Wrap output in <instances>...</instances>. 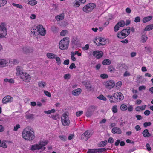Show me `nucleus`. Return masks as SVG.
Masks as SVG:
<instances>
[{"instance_id":"nucleus-1","label":"nucleus","mask_w":153,"mask_h":153,"mask_svg":"<svg viewBox=\"0 0 153 153\" xmlns=\"http://www.w3.org/2000/svg\"><path fill=\"white\" fill-rule=\"evenodd\" d=\"M22 137L25 140L31 141L35 138L34 133L32 129L28 127L25 128L22 133Z\"/></svg>"},{"instance_id":"nucleus-2","label":"nucleus","mask_w":153,"mask_h":153,"mask_svg":"<svg viewBox=\"0 0 153 153\" xmlns=\"http://www.w3.org/2000/svg\"><path fill=\"white\" fill-rule=\"evenodd\" d=\"M112 98L111 99L113 101V103H115L123 100L124 99V96L120 92H116L112 94Z\"/></svg>"},{"instance_id":"nucleus-3","label":"nucleus","mask_w":153,"mask_h":153,"mask_svg":"<svg viewBox=\"0 0 153 153\" xmlns=\"http://www.w3.org/2000/svg\"><path fill=\"white\" fill-rule=\"evenodd\" d=\"M69 42V38L66 37L61 40L59 44V47L61 50L66 49L68 48Z\"/></svg>"},{"instance_id":"nucleus-4","label":"nucleus","mask_w":153,"mask_h":153,"mask_svg":"<svg viewBox=\"0 0 153 153\" xmlns=\"http://www.w3.org/2000/svg\"><path fill=\"white\" fill-rule=\"evenodd\" d=\"M48 143L47 141L41 142L38 144H36L31 146L30 149L33 151L36 150H39L42 149V150H44L45 149V147L44 146L46 145Z\"/></svg>"},{"instance_id":"nucleus-5","label":"nucleus","mask_w":153,"mask_h":153,"mask_svg":"<svg viewBox=\"0 0 153 153\" xmlns=\"http://www.w3.org/2000/svg\"><path fill=\"white\" fill-rule=\"evenodd\" d=\"M130 28L128 29H123L122 31L119 32L117 34V37L120 39H123L128 36L130 33Z\"/></svg>"},{"instance_id":"nucleus-6","label":"nucleus","mask_w":153,"mask_h":153,"mask_svg":"<svg viewBox=\"0 0 153 153\" xmlns=\"http://www.w3.org/2000/svg\"><path fill=\"white\" fill-rule=\"evenodd\" d=\"M95 7V4L90 3L83 7V10L86 13H88L91 11Z\"/></svg>"},{"instance_id":"nucleus-7","label":"nucleus","mask_w":153,"mask_h":153,"mask_svg":"<svg viewBox=\"0 0 153 153\" xmlns=\"http://www.w3.org/2000/svg\"><path fill=\"white\" fill-rule=\"evenodd\" d=\"M7 34V29L4 23H2L0 25V38L4 37Z\"/></svg>"},{"instance_id":"nucleus-8","label":"nucleus","mask_w":153,"mask_h":153,"mask_svg":"<svg viewBox=\"0 0 153 153\" xmlns=\"http://www.w3.org/2000/svg\"><path fill=\"white\" fill-rule=\"evenodd\" d=\"M61 122L62 124L64 126H68L69 124L70 121L68 116L66 113H64L61 117Z\"/></svg>"},{"instance_id":"nucleus-9","label":"nucleus","mask_w":153,"mask_h":153,"mask_svg":"<svg viewBox=\"0 0 153 153\" xmlns=\"http://www.w3.org/2000/svg\"><path fill=\"white\" fill-rule=\"evenodd\" d=\"M91 136L90 131L87 130L83 133L81 136L82 140L84 141H87Z\"/></svg>"},{"instance_id":"nucleus-10","label":"nucleus","mask_w":153,"mask_h":153,"mask_svg":"<svg viewBox=\"0 0 153 153\" xmlns=\"http://www.w3.org/2000/svg\"><path fill=\"white\" fill-rule=\"evenodd\" d=\"M20 76V78L25 82H29L30 80V76L29 74L25 72L23 73Z\"/></svg>"},{"instance_id":"nucleus-11","label":"nucleus","mask_w":153,"mask_h":153,"mask_svg":"<svg viewBox=\"0 0 153 153\" xmlns=\"http://www.w3.org/2000/svg\"><path fill=\"white\" fill-rule=\"evenodd\" d=\"M37 31L39 34L41 35L44 36L46 34V30L43 27L42 25H39L36 27Z\"/></svg>"},{"instance_id":"nucleus-12","label":"nucleus","mask_w":153,"mask_h":153,"mask_svg":"<svg viewBox=\"0 0 153 153\" xmlns=\"http://www.w3.org/2000/svg\"><path fill=\"white\" fill-rule=\"evenodd\" d=\"M104 85L108 88L111 89L114 86L115 83L114 81L110 80L105 82L104 83Z\"/></svg>"},{"instance_id":"nucleus-13","label":"nucleus","mask_w":153,"mask_h":153,"mask_svg":"<svg viewBox=\"0 0 153 153\" xmlns=\"http://www.w3.org/2000/svg\"><path fill=\"white\" fill-rule=\"evenodd\" d=\"M22 52L24 53H31L33 51V49L27 46H23L22 48Z\"/></svg>"},{"instance_id":"nucleus-14","label":"nucleus","mask_w":153,"mask_h":153,"mask_svg":"<svg viewBox=\"0 0 153 153\" xmlns=\"http://www.w3.org/2000/svg\"><path fill=\"white\" fill-rule=\"evenodd\" d=\"M103 53L102 51H93L92 55L93 56L97 59H99L103 55Z\"/></svg>"},{"instance_id":"nucleus-15","label":"nucleus","mask_w":153,"mask_h":153,"mask_svg":"<svg viewBox=\"0 0 153 153\" xmlns=\"http://www.w3.org/2000/svg\"><path fill=\"white\" fill-rule=\"evenodd\" d=\"M97 40L99 41V42L98 43H96V44L98 46H100L101 45H105V42L103 39L101 37H99L98 38L96 39L94 41V42L96 43V42H97Z\"/></svg>"},{"instance_id":"nucleus-16","label":"nucleus","mask_w":153,"mask_h":153,"mask_svg":"<svg viewBox=\"0 0 153 153\" xmlns=\"http://www.w3.org/2000/svg\"><path fill=\"white\" fill-rule=\"evenodd\" d=\"M12 97L10 96H6L3 99L2 102L4 104H6L7 102H11L12 101Z\"/></svg>"},{"instance_id":"nucleus-17","label":"nucleus","mask_w":153,"mask_h":153,"mask_svg":"<svg viewBox=\"0 0 153 153\" xmlns=\"http://www.w3.org/2000/svg\"><path fill=\"white\" fill-rule=\"evenodd\" d=\"M16 74L17 76H20L22 74H23L24 73L25 71H23V70L22 67L20 66H17L16 68Z\"/></svg>"},{"instance_id":"nucleus-18","label":"nucleus","mask_w":153,"mask_h":153,"mask_svg":"<svg viewBox=\"0 0 153 153\" xmlns=\"http://www.w3.org/2000/svg\"><path fill=\"white\" fill-rule=\"evenodd\" d=\"M112 132L114 134H121L122 131L121 129L118 127H116L113 128L112 130Z\"/></svg>"},{"instance_id":"nucleus-19","label":"nucleus","mask_w":153,"mask_h":153,"mask_svg":"<svg viewBox=\"0 0 153 153\" xmlns=\"http://www.w3.org/2000/svg\"><path fill=\"white\" fill-rule=\"evenodd\" d=\"M83 83L87 89L89 90H91V85L89 82L85 81L83 82Z\"/></svg>"},{"instance_id":"nucleus-20","label":"nucleus","mask_w":153,"mask_h":153,"mask_svg":"<svg viewBox=\"0 0 153 153\" xmlns=\"http://www.w3.org/2000/svg\"><path fill=\"white\" fill-rule=\"evenodd\" d=\"M81 92V89L80 88H78L73 90L72 91V94L75 96H78Z\"/></svg>"},{"instance_id":"nucleus-21","label":"nucleus","mask_w":153,"mask_h":153,"mask_svg":"<svg viewBox=\"0 0 153 153\" xmlns=\"http://www.w3.org/2000/svg\"><path fill=\"white\" fill-rule=\"evenodd\" d=\"M71 42L72 45L73 47H76V46H78L79 45V43L78 41L74 39H72Z\"/></svg>"},{"instance_id":"nucleus-22","label":"nucleus","mask_w":153,"mask_h":153,"mask_svg":"<svg viewBox=\"0 0 153 153\" xmlns=\"http://www.w3.org/2000/svg\"><path fill=\"white\" fill-rule=\"evenodd\" d=\"M143 134L145 137H149L151 136L149 131L147 129H146L143 131L142 133Z\"/></svg>"},{"instance_id":"nucleus-23","label":"nucleus","mask_w":153,"mask_h":153,"mask_svg":"<svg viewBox=\"0 0 153 153\" xmlns=\"http://www.w3.org/2000/svg\"><path fill=\"white\" fill-rule=\"evenodd\" d=\"M153 18L152 16L144 17L143 19V23H146L151 20Z\"/></svg>"},{"instance_id":"nucleus-24","label":"nucleus","mask_w":153,"mask_h":153,"mask_svg":"<svg viewBox=\"0 0 153 153\" xmlns=\"http://www.w3.org/2000/svg\"><path fill=\"white\" fill-rule=\"evenodd\" d=\"M64 17V15L63 14L57 15L56 16L55 19L57 21H59L63 20Z\"/></svg>"},{"instance_id":"nucleus-25","label":"nucleus","mask_w":153,"mask_h":153,"mask_svg":"<svg viewBox=\"0 0 153 153\" xmlns=\"http://www.w3.org/2000/svg\"><path fill=\"white\" fill-rule=\"evenodd\" d=\"M7 61L4 59H0V67L5 66L7 63Z\"/></svg>"},{"instance_id":"nucleus-26","label":"nucleus","mask_w":153,"mask_h":153,"mask_svg":"<svg viewBox=\"0 0 153 153\" xmlns=\"http://www.w3.org/2000/svg\"><path fill=\"white\" fill-rule=\"evenodd\" d=\"M46 55L48 58L52 59H55L56 56L55 55L50 53H47Z\"/></svg>"},{"instance_id":"nucleus-27","label":"nucleus","mask_w":153,"mask_h":153,"mask_svg":"<svg viewBox=\"0 0 153 153\" xmlns=\"http://www.w3.org/2000/svg\"><path fill=\"white\" fill-rule=\"evenodd\" d=\"M153 29V24L147 26L144 29V30L150 31Z\"/></svg>"},{"instance_id":"nucleus-28","label":"nucleus","mask_w":153,"mask_h":153,"mask_svg":"<svg viewBox=\"0 0 153 153\" xmlns=\"http://www.w3.org/2000/svg\"><path fill=\"white\" fill-rule=\"evenodd\" d=\"M107 143L106 140H105L103 141H101L98 144V146L99 147H104Z\"/></svg>"},{"instance_id":"nucleus-29","label":"nucleus","mask_w":153,"mask_h":153,"mask_svg":"<svg viewBox=\"0 0 153 153\" xmlns=\"http://www.w3.org/2000/svg\"><path fill=\"white\" fill-rule=\"evenodd\" d=\"M50 117L53 119L56 120H59L60 119L59 115L57 114H56L55 115H52Z\"/></svg>"},{"instance_id":"nucleus-30","label":"nucleus","mask_w":153,"mask_h":153,"mask_svg":"<svg viewBox=\"0 0 153 153\" xmlns=\"http://www.w3.org/2000/svg\"><path fill=\"white\" fill-rule=\"evenodd\" d=\"M80 0H76L74 2V7H79L80 5Z\"/></svg>"},{"instance_id":"nucleus-31","label":"nucleus","mask_w":153,"mask_h":153,"mask_svg":"<svg viewBox=\"0 0 153 153\" xmlns=\"http://www.w3.org/2000/svg\"><path fill=\"white\" fill-rule=\"evenodd\" d=\"M34 115L33 114H27L25 115L26 119H34Z\"/></svg>"},{"instance_id":"nucleus-32","label":"nucleus","mask_w":153,"mask_h":153,"mask_svg":"<svg viewBox=\"0 0 153 153\" xmlns=\"http://www.w3.org/2000/svg\"><path fill=\"white\" fill-rule=\"evenodd\" d=\"M117 24V25H118L120 27H123L125 26V22L123 20H121Z\"/></svg>"},{"instance_id":"nucleus-33","label":"nucleus","mask_w":153,"mask_h":153,"mask_svg":"<svg viewBox=\"0 0 153 153\" xmlns=\"http://www.w3.org/2000/svg\"><path fill=\"white\" fill-rule=\"evenodd\" d=\"M111 63L110 60L107 59L104 60L102 62V64L104 65H109Z\"/></svg>"},{"instance_id":"nucleus-34","label":"nucleus","mask_w":153,"mask_h":153,"mask_svg":"<svg viewBox=\"0 0 153 153\" xmlns=\"http://www.w3.org/2000/svg\"><path fill=\"white\" fill-rule=\"evenodd\" d=\"M37 3V1L35 0H30L28 2V4L31 5L33 6L36 4Z\"/></svg>"},{"instance_id":"nucleus-35","label":"nucleus","mask_w":153,"mask_h":153,"mask_svg":"<svg viewBox=\"0 0 153 153\" xmlns=\"http://www.w3.org/2000/svg\"><path fill=\"white\" fill-rule=\"evenodd\" d=\"M147 37L146 34H144L141 37L142 42H145L147 40Z\"/></svg>"},{"instance_id":"nucleus-36","label":"nucleus","mask_w":153,"mask_h":153,"mask_svg":"<svg viewBox=\"0 0 153 153\" xmlns=\"http://www.w3.org/2000/svg\"><path fill=\"white\" fill-rule=\"evenodd\" d=\"M4 81L6 82H9L10 83H14V80L12 79H4Z\"/></svg>"},{"instance_id":"nucleus-37","label":"nucleus","mask_w":153,"mask_h":153,"mask_svg":"<svg viewBox=\"0 0 153 153\" xmlns=\"http://www.w3.org/2000/svg\"><path fill=\"white\" fill-rule=\"evenodd\" d=\"M128 107L125 104H122L120 106V109L122 111H125L127 110Z\"/></svg>"},{"instance_id":"nucleus-38","label":"nucleus","mask_w":153,"mask_h":153,"mask_svg":"<svg viewBox=\"0 0 153 153\" xmlns=\"http://www.w3.org/2000/svg\"><path fill=\"white\" fill-rule=\"evenodd\" d=\"M7 3V1L6 0H0V7L4 6Z\"/></svg>"},{"instance_id":"nucleus-39","label":"nucleus","mask_w":153,"mask_h":153,"mask_svg":"<svg viewBox=\"0 0 153 153\" xmlns=\"http://www.w3.org/2000/svg\"><path fill=\"white\" fill-rule=\"evenodd\" d=\"M97 98L99 99L102 100L104 101H106L107 100L106 98L102 94L100 95L99 96L97 97Z\"/></svg>"},{"instance_id":"nucleus-40","label":"nucleus","mask_w":153,"mask_h":153,"mask_svg":"<svg viewBox=\"0 0 153 153\" xmlns=\"http://www.w3.org/2000/svg\"><path fill=\"white\" fill-rule=\"evenodd\" d=\"M46 85V83L44 82H39L38 83V86L41 88H43Z\"/></svg>"},{"instance_id":"nucleus-41","label":"nucleus","mask_w":153,"mask_h":153,"mask_svg":"<svg viewBox=\"0 0 153 153\" xmlns=\"http://www.w3.org/2000/svg\"><path fill=\"white\" fill-rule=\"evenodd\" d=\"M71 59L74 61H75L76 60V58L74 56V52H71Z\"/></svg>"},{"instance_id":"nucleus-42","label":"nucleus","mask_w":153,"mask_h":153,"mask_svg":"<svg viewBox=\"0 0 153 153\" xmlns=\"http://www.w3.org/2000/svg\"><path fill=\"white\" fill-rule=\"evenodd\" d=\"M120 66L121 67V69L122 70H127V66L124 64H121Z\"/></svg>"},{"instance_id":"nucleus-43","label":"nucleus","mask_w":153,"mask_h":153,"mask_svg":"<svg viewBox=\"0 0 153 153\" xmlns=\"http://www.w3.org/2000/svg\"><path fill=\"white\" fill-rule=\"evenodd\" d=\"M51 30L54 33H56L57 31V28L55 26H53L51 27Z\"/></svg>"},{"instance_id":"nucleus-44","label":"nucleus","mask_w":153,"mask_h":153,"mask_svg":"<svg viewBox=\"0 0 153 153\" xmlns=\"http://www.w3.org/2000/svg\"><path fill=\"white\" fill-rule=\"evenodd\" d=\"M55 59L57 62L56 63L58 65H60L61 64V61L60 59V58L59 57H55Z\"/></svg>"},{"instance_id":"nucleus-45","label":"nucleus","mask_w":153,"mask_h":153,"mask_svg":"<svg viewBox=\"0 0 153 153\" xmlns=\"http://www.w3.org/2000/svg\"><path fill=\"white\" fill-rule=\"evenodd\" d=\"M0 147L5 148L7 147V146L4 142H1L0 144Z\"/></svg>"},{"instance_id":"nucleus-46","label":"nucleus","mask_w":153,"mask_h":153,"mask_svg":"<svg viewBox=\"0 0 153 153\" xmlns=\"http://www.w3.org/2000/svg\"><path fill=\"white\" fill-rule=\"evenodd\" d=\"M93 114V112L92 111H87L86 113V116L88 117H91Z\"/></svg>"},{"instance_id":"nucleus-47","label":"nucleus","mask_w":153,"mask_h":153,"mask_svg":"<svg viewBox=\"0 0 153 153\" xmlns=\"http://www.w3.org/2000/svg\"><path fill=\"white\" fill-rule=\"evenodd\" d=\"M97 149H90L87 152V153H96Z\"/></svg>"},{"instance_id":"nucleus-48","label":"nucleus","mask_w":153,"mask_h":153,"mask_svg":"<svg viewBox=\"0 0 153 153\" xmlns=\"http://www.w3.org/2000/svg\"><path fill=\"white\" fill-rule=\"evenodd\" d=\"M112 111L114 113H116L117 112V106L116 105H114L112 107Z\"/></svg>"},{"instance_id":"nucleus-49","label":"nucleus","mask_w":153,"mask_h":153,"mask_svg":"<svg viewBox=\"0 0 153 153\" xmlns=\"http://www.w3.org/2000/svg\"><path fill=\"white\" fill-rule=\"evenodd\" d=\"M97 149V152H104L106 150L105 148H99Z\"/></svg>"},{"instance_id":"nucleus-50","label":"nucleus","mask_w":153,"mask_h":153,"mask_svg":"<svg viewBox=\"0 0 153 153\" xmlns=\"http://www.w3.org/2000/svg\"><path fill=\"white\" fill-rule=\"evenodd\" d=\"M145 51L146 52H148L149 53L151 52V48L150 47L146 46L145 47Z\"/></svg>"},{"instance_id":"nucleus-51","label":"nucleus","mask_w":153,"mask_h":153,"mask_svg":"<svg viewBox=\"0 0 153 153\" xmlns=\"http://www.w3.org/2000/svg\"><path fill=\"white\" fill-rule=\"evenodd\" d=\"M67 31L66 30H62L60 33V35L62 36H65Z\"/></svg>"},{"instance_id":"nucleus-52","label":"nucleus","mask_w":153,"mask_h":153,"mask_svg":"<svg viewBox=\"0 0 153 153\" xmlns=\"http://www.w3.org/2000/svg\"><path fill=\"white\" fill-rule=\"evenodd\" d=\"M120 27L118 26V25H117V24H116V25H115L114 29V30L115 32H117V31L119 29Z\"/></svg>"},{"instance_id":"nucleus-53","label":"nucleus","mask_w":153,"mask_h":153,"mask_svg":"<svg viewBox=\"0 0 153 153\" xmlns=\"http://www.w3.org/2000/svg\"><path fill=\"white\" fill-rule=\"evenodd\" d=\"M76 67L74 63H72L69 66V68L71 69H72L73 68H76Z\"/></svg>"},{"instance_id":"nucleus-54","label":"nucleus","mask_w":153,"mask_h":153,"mask_svg":"<svg viewBox=\"0 0 153 153\" xmlns=\"http://www.w3.org/2000/svg\"><path fill=\"white\" fill-rule=\"evenodd\" d=\"M151 124V123L150 122H145L143 124V126L145 128L147 127L148 126H150Z\"/></svg>"},{"instance_id":"nucleus-55","label":"nucleus","mask_w":153,"mask_h":153,"mask_svg":"<svg viewBox=\"0 0 153 153\" xmlns=\"http://www.w3.org/2000/svg\"><path fill=\"white\" fill-rule=\"evenodd\" d=\"M83 113V111H78L76 113V116L78 117L80 116L81 115H82Z\"/></svg>"},{"instance_id":"nucleus-56","label":"nucleus","mask_w":153,"mask_h":153,"mask_svg":"<svg viewBox=\"0 0 153 153\" xmlns=\"http://www.w3.org/2000/svg\"><path fill=\"white\" fill-rule=\"evenodd\" d=\"M44 93L48 97H51V94L49 92H48L47 91L45 90L44 91Z\"/></svg>"},{"instance_id":"nucleus-57","label":"nucleus","mask_w":153,"mask_h":153,"mask_svg":"<svg viewBox=\"0 0 153 153\" xmlns=\"http://www.w3.org/2000/svg\"><path fill=\"white\" fill-rule=\"evenodd\" d=\"M100 77L102 79H106L108 77V76L107 74H104L100 75Z\"/></svg>"},{"instance_id":"nucleus-58","label":"nucleus","mask_w":153,"mask_h":153,"mask_svg":"<svg viewBox=\"0 0 153 153\" xmlns=\"http://www.w3.org/2000/svg\"><path fill=\"white\" fill-rule=\"evenodd\" d=\"M122 82L121 81L118 82L116 84V86L118 88H119L122 85Z\"/></svg>"},{"instance_id":"nucleus-59","label":"nucleus","mask_w":153,"mask_h":153,"mask_svg":"<svg viewBox=\"0 0 153 153\" xmlns=\"http://www.w3.org/2000/svg\"><path fill=\"white\" fill-rule=\"evenodd\" d=\"M140 17L137 16L135 18L134 22H140Z\"/></svg>"},{"instance_id":"nucleus-60","label":"nucleus","mask_w":153,"mask_h":153,"mask_svg":"<svg viewBox=\"0 0 153 153\" xmlns=\"http://www.w3.org/2000/svg\"><path fill=\"white\" fill-rule=\"evenodd\" d=\"M144 114L145 115L148 116L150 114V111L149 110H147L144 111Z\"/></svg>"},{"instance_id":"nucleus-61","label":"nucleus","mask_w":153,"mask_h":153,"mask_svg":"<svg viewBox=\"0 0 153 153\" xmlns=\"http://www.w3.org/2000/svg\"><path fill=\"white\" fill-rule=\"evenodd\" d=\"M19 128L20 125L19 124H17L15 126H14L13 130L15 131H16Z\"/></svg>"},{"instance_id":"nucleus-62","label":"nucleus","mask_w":153,"mask_h":153,"mask_svg":"<svg viewBox=\"0 0 153 153\" xmlns=\"http://www.w3.org/2000/svg\"><path fill=\"white\" fill-rule=\"evenodd\" d=\"M31 32L32 33H33L34 35H36V34H37V33L38 32L37 31V29H33L31 30Z\"/></svg>"},{"instance_id":"nucleus-63","label":"nucleus","mask_w":153,"mask_h":153,"mask_svg":"<svg viewBox=\"0 0 153 153\" xmlns=\"http://www.w3.org/2000/svg\"><path fill=\"white\" fill-rule=\"evenodd\" d=\"M64 78L65 79H69L70 78V74H65L64 76Z\"/></svg>"},{"instance_id":"nucleus-64","label":"nucleus","mask_w":153,"mask_h":153,"mask_svg":"<svg viewBox=\"0 0 153 153\" xmlns=\"http://www.w3.org/2000/svg\"><path fill=\"white\" fill-rule=\"evenodd\" d=\"M59 137L62 140L65 141L66 140V138L64 136H59Z\"/></svg>"}]
</instances>
